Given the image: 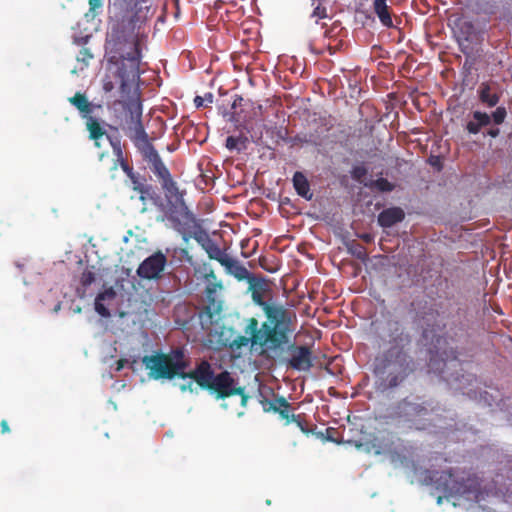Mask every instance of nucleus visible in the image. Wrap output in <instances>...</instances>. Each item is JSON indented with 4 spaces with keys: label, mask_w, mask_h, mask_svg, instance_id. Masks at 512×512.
<instances>
[{
    "label": "nucleus",
    "mask_w": 512,
    "mask_h": 512,
    "mask_svg": "<svg viewBox=\"0 0 512 512\" xmlns=\"http://www.w3.org/2000/svg\"><path fill=\"white\" fill-rule=\"evenodd\" d=\"M464 26H465L468 30H471V29L473 28V25H472V23H470V22H465V23H464Z\"/></svg>",
    "instance_id": "52"
},
{
    "label": "nucleus",
    "mask_w": 512,
    "mask_h": 512,
    "mask_svg": "<svg viewBox=\"0 0 512 512\" xmlns=\"http://www.w3.org/2000/svg\"><path fill=\"white\" fill-rule=\"evenodd\" d=\"M405 218V212L400 207H390L384 209L378 215V224L383 228H390L393 225L402 222Z\"/></svg>",
    "instance_id": "15"
},
{
    "label": "nucleus",
    "mask_w": 512,
    "mask_h": 512,
    "mask_svg": "<svg viewBox=\"0 0 512 512\" xmlns=\"http://www.w3.org/2000/svg\"><path fill=\"white\" fill-rule=\"evenodd\" d=\"M293 186L297 194L307 200H310L313 194L310 191V184L302 172H295L293 176Z\"/></svg>",
    "instance_id": "21"
},
{
    "label": "nucleus",
    "mask_w": 512,
    "mask_h": 512,
    "mask_svg": "<svg viewBox=\"0 0 512 512\" xmlns=\"http://www.w3.org/2000/svg\"><path fill=\"white\" fill-rule=\"evenodd\" d=\"M116 296L117 294L113 287H109L103 292H100L95 298V311L102 317H110L111 314L106 304L109 305L113 300H115Z\"/></svg>",
    "instance_id": "17"
},
{
    "label": "nucleus",
    "mask_w": 512,
    "mask_h": 512,
    "mask_svg": "<svg viewBox=\"0 0 512 512\" xmlns=\"http://www.w3.org/2000/svg\"><path fill=\"white\" fill-rule=\"evenodd\" d=\"M365 186L371 190H377L379 192H391L394 190L395 185L388 181L386 178L380 177L376 180H372L370 183H365Z\"/></svg>",
    "instance_id": "27"
},
{
    "label": "nucleus",
    "mask_w": 512,
    "mask_h": 512,
    "mask_svg": "<svg viewBox=\"0 0 512 512\" xmlns=\"http://www.w3.org/2000/svg\"><path fill=\"white\" fill-rule=\"evenodd\" d=\"M167 263L166 256L157 251L147 257L138 267L137 275L145 280L159 279Z\"/></svg>",
    "instance_id": "10"
},
{
    "label": "nucleus",
    "mask_w": 512,
    "mask_h": 512,
    "mask_svg": "<svg viewBox=\"0 0 512 512\" xmlns=\"http://www.w3.org/2000/svg\"><path fill=\"white\" fill-rule=\"evenodd\" d=\"M351 174L353 179L360 181L367 174V169L364 166H355Z\"/></svg>",
    "instance_id": "38"
},
{
    "label": "nucleus",
    "mask_w": 512,
    "mask_h": 512,
    "mask_svg": "<svg viewBox=\"0 0 512 512\" xmlns=\"http://www.w3.org/2000/svg\"><path fill=\"white\" fill-rule=\"evenodd\" d=\"M92 59L93 54L91 53L90 49L82 48L77 55V61L80 63L79 69L83 70L84 68L88 67L89 62Z\"/></svg>",
    "instance_id": "30"
},
{
    "label": "nucleus",
    "mask_w": 512,
    "mask_h": 512,
    "mask_svg": "<svg viewBox=\"0 0 512 512\" xmlns=\"http://www.w3.org/2000/svg\"><path fill=\"white\" fill-rule=\"evenodd\" d=\"M262 404L265 411L274 413H278L284 408H291V404L283 396H277L273 400H265Z\"/></svg>",
    "instance_id": "24"
},
{
    "label": "nucleus",
    "mask_w": 512,
    "mask_h": 512,
    "mask_svg": "<svg viewBox=\"0 0 512 512\" xmlns=\"http://www.w3.org/2000/svg\"><path fill=\"white\" fill-rule=\"evenodd\" d=\"M230 120L231 121H237V119L235 118V113L231 114Z\"/></svg>",
    "instance_id": "54"
},
{
    "label": "nucleus",
    "mask_w": 512,
    "mask_h": 512,
    "mask_svg": "<svg viewBox=\"0 0 512 512\" xmlns=\"http://www.w3.org/2000/svg\"><path fill=\"white\" fill-rule=\"evenodd\" d=\"M124 363H125V360L120 359V360L117 362V368H116V370H117V371L121 370V369L124 367Z\"/></svg>",
    "instance_id": "51"
},
{
    "label": "nucleus",
    "mask_w": 512,
    "mask_h": 512,
    "mask_svg": "<svg viewBox=\"0 0 512 512\" xmlns=\"http://www.w3.org/2000/svg\"><path fill=\"white\" fill-rule=\"evenodd\" d=\"M429 478L436 486V489L444 493L454 494L460 492V485L451 470L432 471Z\"/></svg>",
    "instance_id": "13"
},
{
    "label": "nucleus",
    "mask_w": 512,
    "mask_h": 512,
    "mask_svg": "<svg viewBox=\"0 0 512 512\" xmlns=\"http://www.w3.org/2000/svg\"><path fill=\"white\" fill-rule=\"evenodd\" d=\"M138 151L142 155V158L149 164L150 169L159 181L168 178L171 175L151 142L149 144H143V147L138 149Z\"/></svg>",
    "instance_id": "11"
},
{
    "label": "nucleus",
    "mask_w": 512,
    "mask_h": 512,
    "mask_svg": "<svg viewBox=\"0 0 512 512\" xmlns=\"http://www.w3.org/2000/svg\"><path fill=\"white\" fill-rule=\"evenodd\" d=\"M500 134V129L493 127L489 128L486 132L483 133L484 136H490L491 138H496Z\"/></svg>",
    "instance_id": "42"
},
{
    "label": "nucleus",
    "mask_w": 512,
    "mask_h": 512,
    "mask_svg": "<svg viewBox=\"0 0 512 512\" xmlns=\"http://www.w3.org/2000/svg\"><path fill=\"white\" fill-rule=\"evenodd\" d=\"M0 427H1V433L2 434H6V433L10 432L9 425H8V422L6 420H2L1 421Z\"/></svg>",
    "instance_id": "46"
},
{
    "label": "nucleus",
    "mask_w": 512,
    "mask_h": 512,
    "mask_svg": "<svg viewBox=\"0 0 512 512\" xmlns=\"http://www.w3.org/2000/svg\"><path fill=\"white\" fill-rule=\"evenodd\" d=\"M286 354L281 362L286 364L288 368L296 371H309L313 366L312 350L307 345L292 343L288 345Z\"/></svg>",
    "instance_id": "9"
},
{
    "label": "nucleus",
    "mask_w": 512,
    "mask_h": 512,
    "mask_svg": "<svg viewBox=\"0 0 512 512\" xmlns=\"http://www.w3.org/2000/svg\"><path fill=\"white\" fill-rule=\"evenodd\" d=\"M180 390L182 392H186V391H189L191 393L196 392V388H195V386H194L192 381H190V382H188L186 384H181L180 385Z\"/></svg>",
    "instance_id": "41"
},
{
    "label": "nucleus",
    "mask_w": 512,
    "mask_h": 512,
    "mask_svg": "<svg viewBox=\"0 0 512 512\" xmlns=\"http://www.w3.org/2000/svg\"><path fill=\"white\" fill-rule=\"evenodd\" d=\"M167 218L173 224L174 229L185 233L197 225L194 214L189 210L184 197L168 202Z\"/></svg>",
    "instance_id": "8"
},
{
    "label": "nucleus",
    "mask_w": 512,
    "mask_h": 512,
    "mask_svg": "<svg viewBox=\"0 0 512 512\" xmlns=\"http://www.w3.org/2000/svg\"><path fill=\"white\" fill-rule=\"evenodd\" d=\"M116 161L119 163L121 169L127 175L128 178L136 174L133 168L128 164L127 160L124 158L123 152L121 153L120 157H116Z\"/></svg>",
    "instance_id": "33"
},
{
    "label": "nucleus",
    "mask_w": 512,
    "mask_h": 512,
    "mask_svg": "<svg viewBox=\"0 0 512 512\" xmlns=\"http://www.w3.org/2000/svg\"><path fill=\"white\" fill-rule=\"evenodd\" d=\"M491 123V117L486 112L474 111L465 125L466 131L471 135H476Z\"/></svg>",
    "instance_id": "19"
},
{
    "label": "nucleus",
    "mask_w": 512,
    "mask_h": 512,
    "mask_svg": "<svg viewBox=\"0 0 512 512\" xmlns=\"http://www.w3.org/2000/svg\"><path fill=\"white\" fill-rule=\"evenodd\" d=\"M129 6L137 7L143 0H125Z\"/></svg>",
    "instance_id": "49"
},
{
    "label": "nucleus",
    "mask_w": 512,
    "mask_h": 512,
    "mask_svg": "<svg viewBox=\"0 0 512 512\" xmlns=\"http://www.w3.org/2000/svg\"><path fill=\"white\" fill-rule=\"evenodd\" d=\"M142 363L152 379L189 378L195 381L201 389L214 394L217 399L239 395L241 405L246 406L247 404L249 397L245 393V388L238 386L237 381L228 371L215 374L212 365L207 360H201L193 370L186 372L188 361L180 348L173 349L169 353L157 352L144 356Z\"/></svg>",
    "instance_id": "2"
},
{
    "label": "nucleus",
    "mask_w": 512,
    "mask_h": 512,
    "mask_svg": "<svg viewBox=\"0 0 512 512\" xmlns=\"http://www.w3.org/2000/svg\"><path fill=\"white\" fill-rule=\"evenodd\" d=\"M116 161L119 163L121 169L127 175L128 178L136 174L133 168L128 164L127 160L124 158L123 152L121 153L120 157H116Z\"/></svg>",
    "instance_id": "34"
},
{
    "label": "nucleus",
    "mask_w": 512,
    "mask_h": 512,
    "mask_svg": "<svg viewBox=\"0 0 512 512\" xmlns=\"http://www.w3.org/2000/svg\"><path fill=\"white\" fill-rule=\"evenodd\" d=\"M96 279L95 273L86 269L82 272L80 276V284L83 287V291L81 292L80 289H77V294L80 297H84L86 293L87 287H89Z\"/></svg>",
    "instance_id": "29"
},
{
    "label": "nucleus",
    "mask_w": 512,
    "mask_h": 512,
    "mask_svg": "<svg viewBox=\"0 0 512 512\" xmlns=\"http://www.w3.org/2000/svg\"><path fill=\"white\" fill-rule=\"evenodd\" d=\"M311 5L313 6L311 18L315 19V23H318L320 19H325L328 17L327 8L324 5V0H311Z\"/></svg>",
    "instance_id": "28"
},
{
    "label": "nucleus",
    "mask_w": 512,
    "mask_h": 512,
    "mask_svg": "<svg viewBox=\"0 0 512 512\" xmlns=\"http://www.w3.org/2000/svg\"><path fill=\"white\" fill-rule=\"evenodd\" d=\"M213 94L212 93H207L205 94L204 97H201V96H196L195 99H194V103L196 105V107H203L204 106V102H207V103H212L213 102Z\"/></svg>",
    "instance_id": "37"
},
{
    "label": "nucleus",
    "mask_w": 512,
    "mask_h": 512,
    "mask_svg": "<svg viewBox=\"0 0 512 512\" xmlns=\"http://www.w3.org/2000/svg\"><path fill=\"white\" fill-rule=\"evenodd\" d=\"M479 99L482 103L489 107H494L499 102V95L491 93V88L488 83H482L479 87Z\"/></svg>",
    "instance_id": "23"
},
{
    "label": "nucleus",
    "mask_w": 512,
    "mask_h": 512,
    "mask_svg": "<svg viewBox=\"0 0 512 512\" xmlns=\"http://www.w3.org/2000/svg\"><path fill=\"white\" fill-rule=\"evenodd\" d=\"M343 28L339 23H334L328 30L325 31V38L327 39L326 47L331 55L337 51L342 50L344 41L339 37Z\"/></svg>",
    "instance_id": "18"
},
{
    "label": "nucleus",
    "mask_w": 512,
    "mask_h": 512,
    "mask_svg": "<svg viewBox=\"0 0 512 512\" xmlns=\"http://www.w3.org/2000/svg\"><path fill=\"white\" fill-rule=\"evenodd\" d=\"M89 6L91 10H95L102 6V0H89Z\"/></svg>",
    "instance_id": "45"
},
{
    "label": "nucleus",
    "mask_w": 512,
    "mask_h": 512,
    "mask_svg": "<svg viewBox=\"0 0 512 512\" xmlns=\"http://www.w3.org/2000/svg\"><path fill=\"white\" fill-rule=\"evenodd\" d=\"M232 268H235V270H236L235 276L239 280H243V279L247 278V276L249 274L248 270L244 266L239 265L237 261H236V264Z\"/></svg>",
    "instance_id": "39"
},
{
    "label": "nucleus",
    "mask_w": 512,
    "mask_h": 512,
    "mask_svg": "<svg viewBox=\"0 0 512 512\" xmlns=\"http://www.w3.org/2000/svg\"><path fill=\"white\" fill-rule=\"evenodd\" d=\"M68 101L79 111L81 118L85 120L89 139L94 141L95 146L100 147L99 140L106 135L105 122L95 118L93 114L95 109L101 108V106L90 102L86 95L81 92L75 93Z\"/></svg>",
    "instance_id": "7"
},
{
    "label": "nucleus",
    "mask_w": 512,
    "mask_h": 512,
    "mask_svg": "<svg viewBox=\"0 0 512 512\" xmlns=\"http://www.w3.org/2000/svg\"><path fill=\"white\" fill-rule=\"evenodd\" d=\"M132 184L133 191L138 194H149L152 190L151 185L146 184V179L140 174L136 173L132 177L129 178Z\"/></svg>",
    "instance_id": "25"
},
{
    "label": "nucleus",
    "mask_w": 512,
    "mask_h": 512,
    "mask_svg": "<svg viewBox=\"0 0 512 512\" xmlns=\"http://www.w3.org/2000/svg\"><path fill=\"white\" fill-rule=\"evenodd\" d=\"M292 408H284L281 409L278 414L280 417L284 420H286V423H290L291 421H296L297 417H295V414L291 413Z\"/></svg>",
    "instance_id": "40"
},
{
    "label": "nucleus",
    "mask_w": 512,
    "mask_h": 512,
    "mask_svg": "<svg viewBox=\"0 0 512 512\" xmlns=\"http://www.w3.org/2000/svg\"><path fill=\"white\" fill-rule=\"evenodd\" d=\"M359 238L366 243H371L374 239L373 235L370 233H363L359 235Z\"/></svg>",
    "instance_id": "44"
},
{
    "label": "nucleus",
    "mask_w": 512,
    "mask_h": 512,
    "mask_svg": "<svg viewBox=\"0 0 512 512\" xmlns=\"http://www.w3.org/2000/svg\"><path fill=\"white\" fill-rule=\"evenodd\" d=\"M204 250L210 259L218 261L222 266L229 270H231L236 264V261L222 251L214 240L208 242Z\"/></svg>",
    "instance_id": "16"
},
{
    "label": "nucleus",
    "mask_w": 512,
    "mask_h": 512,
    "mask_svg": "<svg viewBox=\"0 0 512 512\" xmlns=\"http://www.w3.org/2000/svg\"><path fill=\"white\" fill-rule=\"evenodd\" d=\"M387 335L389 347L375 357L373 373L383 389H393L415 372L416 364L409 354L412 337L400 321H387Z\"/></svg>",
    "instance_id": "3"
},
{
    "label": "nucleus",
    "mask_w": 512,
    "mask_h": 512,
    "mask_svg": "<svg viewBox=\"0 0 512 512\" xmlns=\"http://www.w3.org/2000/svg\"><path fill=\"white\" fill-rule=\"evenodd\" d=\"M105 136L109 140V143L112 147L114 156L120 157L121 153L123 152L120 137L119 136H111V135H108L107 133Z\"/></svg>",
    "instance_id": "31"
},
{
    "label": "nucleus",
    "mask_w": 512,
    "mask_h": 512,
    "mask_svg": "<svg viewBox=\"0 0 512 512\" xmlns=\"http://www.w3.org/2000/svg\"><path fill=\"white\" fill-rule=\"evenodd\" d=\"M335 433V429L334 428H327L326 429V438L329 440V441H332V442H336V440L334 439L333 437V434Z\"/></svg>",
    "instance_id": "48"
},
{
    "label": "nucleus",
    "mask_w": 512,
    "mask_h": 512,
    "mask_svg": "<svg viewBox=\"0 0 512 512\" xmlns=\"http://www.w3.org/2000/svg\"><path fill=\"white\" fill-rule=\"evenodd\" d=\"M251 294L253 301L262 307L266 320L263 323H267L280 329H285L291 332V314L282 305L269 304L264 300V295L268 290V284L265 280H257L250 285Z\"/></svg>",
    "instance_id": "6"
},
{
    "label": "nucleus",
    "mask_w": 512,
    "mask_h": 512,
    "mask_svg": "<svg viewBox=\"0 0 512 512\" xmlns=\"http://www.w3.org/2000/svg\"><path fill=\"white\" fill-rule=\"evenodd\" d=\"M160 184L168 202L176 200L178 197H184V193L179 190V187L176 181H174L172 175L161 180Z\"/></svg>",
    "instance_id": "22"
},
{
    "label": "nucleus",
    "mask_w": 512,
    "mask_h": 512,
    "mask_svg": "<svg viewBox=\"0 0 512 512\" xmlns=\"http://www.w3.org/2000/svg\"><path fill=\"white\" fill-rule=\"evenodd\" d=\"M388 0H373L372 10L378 17L380 23L385 28H395L391 7L387 4Z\"/></svg>",
    "instance_id": "14"
},
{
    "label": "nucleus",
    "mask_w": 512,
    "mask_h": 512,
    "mask_svg": "<svg viewBox=\"0 0 512 512\" xmlns=\"http://www.w3.org/2000/svg\"><path fill=\"white\" fill-rule=\"evenodd\" d=\"M431 409V404L421 397H406L396 403L390 417L407 429L424 430Z\"/></svg>",
    "instance_id": "5"
},
{
    "label": "nucleus",
    "mask_w": 512,
    "mask_h": 512,
    "mask_svg": "<svg viewBox=\"0 0 512 512\" xmlns=\"http://www.w3.org/2000/svg\"><path fill=\"white\" fill-rule=\"evenodd\" d=\"M242 101H243V98L241 96L236 95L232 102L231 108L235 110L238 106L241 105Z\"/></svg>",
    "instance_id": "47"
},
{
    "label": "nucleus",
    "mask_w": 512,
    "mask_h": 512,
    "mask_svg": "<svg viewBox=\"0 0 512 512\" xmlns=\"http://www.w3.org/2000/svg\"><path fill=\"white\" fill-rule=\"evenodd\" d=\"M348 252L357 259L365 262L368 260L366 248L359 242L352 240L346 244Z\"/></svg>",
    "instance_id": "26"
},
{
    "label": "nucleus",
    "mask_w": 512,
    "mask_h": 512,
    "mask_svg": "<svg viewBox=\"0 0 512 512\" xmlns=\"http://www.w3.org/2000/svg\"><path fill=\"white\" fill-rule=\"evenodd\" d=\"M507 116V111L505 107H497L496 110L492 113L491 121L496 125H500L505 121Z\"/></svg>",
    "instance_id": "32"
},
{
    "label": "nucleus",
    "mask_w": 512,
    "mask_h": 512,
    "mask_svg": "<svg viewBox=\"0 0 512 512\" xmlns=\"http://www.w3.org/2000/svg\"><path fill=\"white\" fill-rule=\"evenodd\" d=\"M394 438L395 436L390 432L380 433L378 436H375L372 443L375 453H396Z\"/></svg>",
    "instance_id": "20"
},
{
    "label": "nucleus",
    "mask_w": 512,
    "mask_h": 512,
    "mask_svg": "<svg viewBox=\"0 0 512 512\" xmlns=\"http://www.w3.org/2000/svg\"><path fill=\"white\" fill-rule=\"evenodd\" d=\"M150 197H151V196H150V193H149V194H139V200H140V201H142L143 203H145V202H146V200H147L148 198H150Z\"/></svg>",
    "instance_id": "50"
},
{
    "label": "nucleus",
    "mask_w": 512,
    "mask_h": 512,
    "mask_svg": "<svg viewBox=\"0 0 512 512\" xmlns=\"http://www.w3.org/2000/svg\"><path fill=\"white\" fill-rule=\"evenodd\" d=\"M118 56L109 58L107 75L103 82V90L112 92L118 87L123 101L124 119L122 130L133 142L137 149L151 141L142 122L143 106L138 88L140 80L141 50L136 36H130L125 42L118 44Z\"/></svg>",
    "instance_id": "1"
},
{
    "label": "nucleus",
    "mask_w": 512,
    "mask_h": 512,
    "mask_svg": "<svg viewBox=\"0 0 512 512\" xmlns=\"http://www.w3.org/2000/svg\"><path fill=\"white\" fill-rule=\"evenodd\" d=\"M247 141V138L246 137H243V136H239V137H234V136H229L227 137L226 139V147L229 149V150H233V149H236L238 147V144H245Z\"/></svg>",
    "instance_id": "35"
},
{
    "label": "nucleus",
    "mask_w": 512,
    "mask_h": 512,
    "mask_svg": "<svg viewBox=\"0 0 512 512\" xmlns=\"http://www.w3.org/2000/svg\"><path fill=\"white\" fill-rule=\"evenodd\" d=\"M244 333L245 335H239L232 341L231 347L240 349L250 344L251 347H260L261 355L281 349L289 342L290 335V332L277 326L274 327L267 323L259 325L258 320L254 317L247 320Z\"/></svg>",
    "instance_id": "4"
},
{
    "label": "nucleus",
    "mask_w": 512,
    "mask_h": 512,
    "mask_svg": "<svg viewBox=\"0 0 512 512\" xmlns=\"http://www.w3.org/2000/svg\"><path fill=\"white\" fill-rule=\"evenodd\" d=\"M193 238L197 241L199 245H201L203 249L206 247L208 242L213 240L204 230L195 233L193 235Z\"/></svg>",
    "instance_id": "36"
},
{
    "label": "nucleus",
    "mask_w": 512,
    "mask_h": 512,
    "mask_svg": "<svg viewBox=\"0 0 512 512\" xmlns=\"http://www.w3.org/2000/svg\"><path fill=\"white\" fill-rule=\"evenodd\" d=\"M138 151L142 155V158L149 164L150 169L159 181L168 178L171 175L151 142L149 144H143V147L138 149Z\"/></svg>",
    "instance_id": "12"
},
{
    "label": "nucleus",
    "mask_w": 512,
    "mask_h": 512,
    "mask_svg": "<svg viewBox=\"0 0 512 512\" xmlns=\"http://www.w3.org/2000/svg\"><path fill=\"white\" fill-rule=\"evenodd\" d=\"M295 417H297V419H296V421H293V422L296 423V425L300 428V430L303 433L308 434L309 430L306 428L305 424L301 420V415H295Z\"/></svg>",
    "instance_id": "43"
},
{
    "label": "nucleus",
    "mask_w": 512,
    "mask_h": 512,
    "mask_svg": "<svg viewBox=\"0 0 512 512\" xmlns=\"http://www.w3.org/2000/svg\"><path fill=\"white\" fill-rule=\"evenodd\" d=\"M206 291H207V294H208V295H211L212 293H214V292H215V289H214V288H211V287H207V290H206Z\"/></svg>",
    "instance_id": "53"
}]
</instances>
